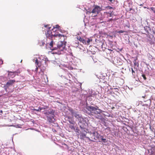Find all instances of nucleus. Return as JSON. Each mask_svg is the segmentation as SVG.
Returning a JSON list of instances; mask_svg holds the SVG:
<instances>
[{
  "mask_svg": "<svg viewBox=\"0 0 155 155\" xmlns=\"http://www.w3.org/2000/svg\"><path fill=\"white\" fill-rule=\"evenodd\" d=\"M54 44L53 40H51L49 44L50 48L52 50H57V51L55 53L58 54H61L60 52L63 51L65 47V45L62 41H59L58 42L57 47H53L54 45Z\"/></svg>",
  "mask_w": 155,
  "mask_h": 155,
  "instance_id": "obj_1",
  "label": "nucleus"
},
{
  "mask_svg": "<svg viewBox=\"0 0 155 155\" xmlns=\"http://www.w3.org/2000/svg\"><path fill=\"white\" fill-rule=\"evenodd\" d=\"M86 109L90 111L93 115L94 114H100L103 112L102 110L99 109L97 106H96L95 107L91 106H87Z\"/></svg>",
  "mask_w": 155,
  "mask_h": 155,
  "instance_id": "obj_2",
  "label": "nucleus"
},
{
  "mask_svg": "<svg viewBox=\"0 0 155 155\" xmlns=\"http://www.w3.org/2000/svg\"><path fill=\"white\" fill-rule=\"evenodd\" d=\"M46 34L47 38H52L53 37H58L60 38H61L62 37H64V35H62L60 34L56 35H53L52 34V32L50 30V27H48V28H47V32L46 33Z\"/></svg>",
  "mask_w": 155,
  "mask_h": 155,
  "instance_id": "obj_3",
  "label": "nucleus"
},
{
  "mask_svg": "<svg viewBox=\"0 0 155 155\" xmlns=\"http://www.w3.org/2000/svg\"><path fill=\"white\" fill-rule=\"evenodd\" d=\"M100 8L99 6H96L92 11V16L95 17L98 15L99 12L100 11Z\"/></svg>",
  "mask_w": 155,
  "mask_h": 155,
  "instance_id": "obj_4",
  "label": "nucleus"
},
{
  "mask_svg": "<svg viewBox=\"0 0 155 155\" xmlns=\"http://www.w3.org/2000/svg\"><path fill=\"white\" fill-rule=\"evenodd\" d=\"M91 135H92L91 138L95 140H99L101 136L97 132H93Z\"/></svg>",
  "mask_w": 155,
  "mask_h": 155,
  "instance_id": "obj_5",
  "label": "nucleus"
},
{
  "mask_svg": "<svg viewBox=\"0 0 155 155\" xmlns=\"http://www.w3.org/2000/svg\"><path fill=\"white\" fill-rule=\"evenodd\" d=\"M15 82V80L8 81L5 85V90H6L9 86H12Z\"/></svg>",
  "mask_w": 155,
  "mask_h": 155,
  "instance_id": "obj_6",
  "label": "nucleus"
},
{
  "mask_svg": "<svg viewBox=\"0 0 155 155\" xmlns=\"http://www.w3.org/2000/svg\"><path fill=\"white\" fill-rule=\"evenodd\" d=\"M72 115L77 118L81 117V115L79 114L78 112L74 111L72 109L70 110Z\"/></svg>",
  "mask_w": 155,
  "mask_h": 155,
  "instance_id": "obj_7",
  "label": "nucleus"
},
{
  "mask_svg": "<svg viewBox=\"0 0 155 155\" xmlns=\"http://www.w3.org/2000/svg\"><path fill=\"white\" fill-rule=\"evenodd\" d=\"M54 114L53 115H52L49 116H47V117L48 120L49 122L52 123L55 121V119L54 118Z\"/></svg>",
  "mask_w": 155,
  "mask_h": 155,
  "instance_id": "obj_8",
  "label": "nucleus"
},
{
  "mask_svg": "<svg viewBox=\"0 0 155 155\" xmlns=\"http://www.w3.org/2000/svg\"><path fill=\"white\" fill-rule=\"evenodd\" d=\"M148 151L149 155H155V147H152Z\"/></svg>",
  "mask_w": 155,
  "mask_h": 155,
  "instance_id": "obj_9",
  "label": "nucleus"
},
{
  "mask_svg": "<svg viewBox=\"0 0 155 155\" xmlns=\"http://www.w3.org/2000/svg\"><path fill=\"white\" fill-rule=\"evenodd\" d=\"M8 76L10 78H13L15 77L16 74V72L8 71Z\"/></svg>",
  "mask_w": 155,
  "mask_h": 155,
  "instance_id": "obj_10",
  "label": "nucleus"
},
{
  "mask_svg": "<svg viewBox=\"0 0 155 155\" xmlns=\"http://www.w3.org/2000/svg\"><path fill=\"white\" fill-rule=\"evenodd\" d=\"M54 113V111L53 110H51L50 111H47L44 114L46 116H50L49 114H50L51 115H53Z\"/></svg>",
  "mask_w": 155,
  "mask_h": 155,
  "instance_id": "obj_11",
  "label": "nucleus"
},
{
  "mask_svg": "<svg viewBox=\"0 0 155 155\" xmlns=\"http://www.w3.org/2000/svg\"><path fill=\"white\" fill-rule=\"evenodd\" d=\"M81 42H82L83 44H86V41L83 38H82L81 37H80L79 38H77Z\"/></svg>",
  "mask_w": 155,
  "mask_h": 155,
  "instance_id": "obj_12",
  "label": "nucleus"
},
{
  "mask_svg": "<svg viewBox=\"0 0 155 155\" xmlns=\"http://www.w3.org/2000/svg\"><path fill=\"white\" fill-rule=\"evenodd\" d=\"M148 108V104H144L142 106V108L144 110H147V109Z\"/></svg>",
  "mask_w": 155,
  "mask_h": 155,
  "instance_id": "obj_13",
  "label": "nucleus"
},
{
  "mask_svg": "<svg viewBox=\"0 0 155 155\" xmlns=\"http://www.w3.org/2000/svg\"><path fill=\"white\" fill-rule=\"evenodd\" d=\"M97 115L95 117L96 118L101 120H102L103 119V117L101 115H98L97 114Z\"/></svg>",
  "mask_w": 155,
  "mask_h": 155,
  "instance_id": "obj_14",
  "label": "nucleus"
},
{
  "mask_svg": "<svg viewBox=\"0 0 155 155\" xmlns=\"http://www.w3.org/2000/svg\"><path fill=\"white\" fill-rule=\"evenodd\" d=\"M92 41V39L91 38H87V40L86 41V44L85 45H89L90 42Z\"/></svg>",
  "mask_w": 155,
  "mask_h": 155,
  "instance_id": "obj_15",
  "label": "nucleus"
},
{
  "mask_svg": "<svg viewBox=\"0 0 155 155\" xmlns=\"http://www.w3.org/2000/svg\"><path fill=\"white\" fill-rule=\"evenodd\" d=\"M100 138L101 139V140L104 143L107 142V141H106V139H105V138H104V137L103 136H101V137H100Z\"/></svg>",
  "mask_w": 155,
  "mask_h": 155,
  "instance_id": "obj_16",
  "label": "nucleus"
},
{
  "mask_svg": "<svg viewBox=\"0 0 155 155\" xmlns=\"http://www.w3.org/2000/svg\"><path fill=\"white\" fill-rule=\"evenodd\" d=\"M86 134V132L84 131V133H82L81 134V136L82 137H85Z\"/></svg>",
  "mask_w": 155,
  "mask_h": 155,
  "instance_id": "obj_17",
  "label": "nucleus"
},
{
  "mask_svg": "<svg viewBox=\"0 0 155 155\" xmlns=\"http://www.w3.org/2000/svg\"><path fill=\"white\" fill-rule=\"evenodd\" d=\"M112 11L110 13H107V15L108 17H111L113 15L112 14Z\"/></svg>",
  "mask_w": 155,
  "mask_h": 155,
  "instance_id": "obj_18",
  "label": "nucleus"
},
{
  "mask_svg": "<svg viewBox=\"0 0 155 155\" xmlns=\"http://www.w3.org/2000/svg\"><path fill=\"white\" fill-rule=\"evenodd\" d=\"M39 44L40 46H43L45 44V42L43 41H41L39 42Z\"/></svg>",
  "mask_w": 155,
  "mask_h": 155,
  "instance_id": "obj_19",
  "label": "nucleus"
},
{
  "mask_svg": "<svg viewBox=\"0 0 155 155\" xmlns=\"http://www.w3.org/2000/svg\"><path fill=\"white\" fill-rule=\"evenodd\" d=\"M45 109V108L43 107H39L38 109H36V111H41L43 109Z\"/></svg>",
  "mask_w": 155,
  "mask_h": 155,
  "instance_id": "obj_20",
  "label": "nucleus"
},
{
  "mask_svg": "<svg viewBox=\"0 0 155 155\" xmlns=\"http://www.w3.org/2000/svg\"><path fill=\"white\" fill-rule=\"evenodd\" d=\"M35 63L37 65H38V66H39V65H38L39 63L38 61V60L37 58H36V60H35Z\"/></svg>",
  "mask_w": 155,
  "mask_h": 155,
  "instance_id": "obj_21",
  "label": "nucleus"
},
{
  "mask_svg": "<svg viewBox=\"0 0 155 155\" xmlns=\"http://www.w3.org/2000/svg\"><path fill=\"white\" fill-rule=\"evenodd\" d=\"M142 76L143 77V79H144V80H146L147 78H146L145 75L144 74H142Z\"/></svg>",
  "mask_w": 155,
  "mask_h": 155,
  "instance_id": "obj_22",
  "label": "nucleus"
},
{
  "mask_svg": "<svg viewBox=\"0 0 155 155\" xmlns=\"http://www.w3.org/2000/svg\"><path fill=\"white\" fill-rule=\"evenodd\" d=\"M150 9L153 12H154L155 13V8L152 7L150 8Z\"/></svg>",
  "mask_w": 155,
  "mask_h": 155,
  "instance_id": "obj_23",
  "label": "nucleus"
},
{
  "mask_svg": "<svg viewBox=\"0 0 155 155\" xmlns=\"http://www.w3.org/2000/svg\"><path fill=\"white\" fill-rule=\"evenodd\" d=\"M60 27V26L58 25H55V26L54 27V28H59Z\"/></svg>",
  "mask_w": 155,
  "mask_h": 155,
  "instance_id": "obj_24",
  "label": "nucleus"
},
{
  "mask_svg": "<svg viewBox=\"0 0 155 155\" xmlns=\"http://www.w3.org/2000/svg\"><path fill=\"white\" fill-rule=\"evenodd\" d=\"M124 32V31H123V30H120L118 32L119 33H123Z\"/></svg>",
  "mask_w": 155,
  "mask_h": 155,
  "instance_id": "obj_25",
  "label": "nucleus"
},
{
  "mask_svg": "<svg viewBox=\"0 0 155 155\" xmlns=\"http://www.w3.org/2000/svg\"><path fill=\"white\" fill-rule=\"evenodd\" d=\"M3 63V61L2 60H0V65H2Z\"/></svg>",
  "mask_w": 155,
  "mask_h": 155,
  "instance_id": "obj_26",
  "label": "nucleus"
},
{
  "mask_svg": "<svg viewBox=\"0 0 155 155\" xmlns=\"http://www.w3.org/2000/svg\"><path fill=\"white\" fill-rule=\"evenodd\" d=\"M131 71H132V72L133 73H133H135V71H134L133 68H131Z\"/></svg>",
  "mask_w": 155,
  "mask_h": 155,
  "instance_id": "obj_27",
  "label": "nucleus"
},
{
  "mask_svg": "<svg viewBox=\"0 0 155 155\" xmlns=\"http://www.w3.org/2000/svg\"><path fill=\"white\" fill-rule=\"evenodd\" d=\"M92 13V11H88L87 12V13L89 14V13Z\"/></svg>",
  "mask_w": 155,
  "mask_h": 155,
  "instance_id": "obj_28",
  "label": "nucleus"
},
{
  "mask_svg": "<svg viewBox=\"0 0 155 155\" xmlns=\"http://www.w3.org/2000/svg\"><path fill=\"white\" fill-rule=\"evenodd\" d=\"M16 74H18L20 73V72L19 71H16Z\"/></svg>",
  "mask_w": 155,
  "mask_h": 155,
  "instance_id": "obj_29",
  "label": "nucleus"
},
{
  "mask_svg": "<svg viewBox=\"0 0 155 155\" xmlns=\"http://www.w3.org/2000/svg\"><path fill=\"white\" fill-rule=\"evenodd\" d=\"M87 138L90 141H94L93 140H91L90 139V138L89 137H87Z\"/></svg>",
  "mask_w": 155,
  "mask_h": 155,
  "instance_id": "obj_30",
  "label": "nucleus"
},
{
  "mask_svg": "<svg viewBox=\"0 0 155 155\" xmlns=\"http://www.w3.org/2000/svg\"><path fill=\"white\" fill-rule=\"evenodd\" d=\"M48 26V25H44V27H45V28H47V27Z\"/></svg>",
  "mask_w": 155,
  "mask_h": 155,
  "instance_id": "obj_31",
  "label": "nucleus"
},
{
  "mask_svg": "<svg viewBox=\"0 0 155 155\" xmlns=\"http://www.w3.org/2000/svg\"><path fill=\"white\" fill-rule=\"evenodd\" d=\"M0 113H3V111L2 110H1L0 111Z\"/></svg>",
  "mask_w": 155,
  "mask_h": 155,
  "instance_id": "obj_32",
  "label": "nucleus"
},
{
  "mask_svg": "<svg viewBox=\"0 0 155 155\" xmlns=\"http://www.w3.org/2000/svg\"><path fill=\"white\" fill-rule=\"evenodd\" d=\"M33 110H35V111H36V109H35V108H34L33 109H32Z\"/></svg>",
  "mask_w": 155,
  "mask_h": 155,
  "instance_id": "obj_33",
  "label": "nucleus"
},
{
  "mask_svg": "<svg viewBox=\"0 0 155 155\" xmlns=\"http://www.w3.org/2000/svg\"><path fill=\"white\" fill-rule=\"evenodd\" d=\"M109 8H112L110 7H109Z\"/></svg>",
  "mask_w": 155,
  "mask_h": 155,
  "instance_id": "obj_34",
  "label": "nucleus"
},
{
  "mask_svg": "<svg viewBox=\"0 0 155 155\" xmlns=\"http://www.w3.org/2000/svg\"><path fill=\"white\" fill-rule=\"evenodd\" d=\"M112 20V19H110V20L111 21V20Z\"/></svg>",
  "mask_w": 155,
  "mask_h": 155,
  "instance_id": "obj_35",
  "label": "nucleus"
},
{
  "mask_svg": "<svg viewBox=\"0 0 155 155\" xmlns=\"http://www.w3.org/2000/svg\"><path fill=\"white\" fill-rule=\"evenodd\" d=\"M154 137H155V132H154Z\"/></svg>",
  "mask_w": 155,
  "mask_h": 155,
  "instance_id": "obj_36",
  "label": "nucleus"
},
{
  "mask_svg": "<svg viewBox=\"0 0 155 155\" xmlns=\"http://www.w3.org/2000/svg\"><path fill=\"white\" fill-rule=\"evenodd\" d=\"M77 43V44L78 45V44H79V42H78V43Z\"/></svg>",
  "mask_w": 155,
  "mask_h": 155,
  "instance_id": "obj_37",
  "label": "nucleus"
},
{
  "mask_svg": "<svg viewBox=\"0 0 155 155\" xmlns=\"http://www.w3.org/2000/svg\"><path fill=\"white\" fill-rule=\"evenodd\" d=\"M36 69H38V68H37V67L36 66Z\"/></svg>",
  "mask_w": 155,
  "mask_h": 155,
  "instance_id": "obj_38",
  "label": "nucleus"
},
{
  "mask_svg": "<svg viewBox=\"0 0 155 155\" xmlns=\"http://www.w3.org/2000/svg\"><path fill=\"white\" fill-rule=\"evenodd\" d=\"M114 89H117V88H115Z\"/></svg>",
  "mask_w": 155,
  "mask_h": 155,
  "instance_id": "obj_39",
  "label": "nucleus"
}]
</instances>
